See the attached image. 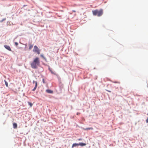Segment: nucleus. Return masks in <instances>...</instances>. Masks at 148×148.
Returning <instances> with one entry per match:
<instances>
[{
	"label": "nucleus",
	"mask_w": 148,
	"mask_h": 148,
	"mask_svg": "<svg viewBox=\"0 0 148 148\" xmlns=\"http://www.w3.org/2000/svg\"><path fill=\"white\" fill-rule=\"evenodd\" d=\"M40 60L38 57H36L34 58L33 62L30 63L31 66L32 68L34 69H36L38 68V66L40 65Z\"/></svg>",
	"instance_id": "1"
},
{
	"label": "nucleus",
	"mask_w": 148,
	"mask_h": 148,
	"mask_svg": "<svg viewBox=\"0 0 148 148\" xmlns=\"http://www.w3.org/2000/svg\"><path fill=\"white\" fill-rule=\"evenodd\" d=\"M92 12L94 16L97 15L98 16H101L103 14V10L101 9L99 10H92Z\"/></svg>",
	"instance_id": "2"
},
{
	"label": "nucleus",
	"mask_w": 148,
	"mask_h": 148,
	"mask_svg": "<svg viewBox=\"0 0 148 148\" xmlns=\"http://www.w3.org/2000/svg\"><path fill=\"white\" fill-rule=\"evenodd\" d=\"M33 51L34 52L38 54H39L40 53V50L36 45L34 46V48L33 49Z\"/></svg>",
	"instance_id": "3"
},
{
	"label": "nucleus",
	"mask_w": 148,
	"mask_h": 148,
	"mask_svg": "<svg viewBox=\"0 0 148 148\" xmlns=\"http://www.w3.org/2000/svg\"><path fill=\"white\" fill-rule=\"evenodd\" d=\"M4 47L5 49H7L8 51H11V49L9 46L7 45H4Z\"/></svg>",
	"instance_id": "4"
},
{
	"label": "nucleus",
	"mask_w": 148,
	"mask_h": 148,
	"mask_svg": "<svg viewBox=\"0 0 148 148\" xmlns=\"http://www.w3.org/2000/svg\"><path fill=\"white\" fill-rule=\"evenodd\" d=\"M35 83V86L34 88L33 89V90H34L36 89L37 86V82L36 81L35 82L34 81H33V83Z\"/></svg>",
	"instance_id": "5"
},
{
	"label": "nucleus",
	"mask_w": 148,
	"mask_h": 148,
	"mask_svg": "<svg viewBox=\"0 0 148 148\" xmlns=\"http://www.w3.org/2000/svg\"><path fill=\"white\" fill-rule=\"evenodd\" d=\"M78 145H80L81 146H85L86 145V144L82 143H78Z\"/></svg>",
	"instance_id": "6"
},
{
	"label": "nucleus",
	"mask_w": 148,
	"mask_h": 148,
	"mask_svg": "<svg viewBox=\"0 0 148 148\" xmlns=\"http://www.w3.org/2000/svg\"><path fill=\"white\" fill-rule=\"evenodd\" d=\"M78 145H78V143H74L73 144L72 147L73 148L74 147H76Z\"/></svg>",
	"instance_id": "7"
},
{
	"label": "nucleus",
	"mask_w": 148,
	"mask_h": 148,
	"mask_svg": "<svg viewBox=\"0 0 148 148\" xmlns=\"http://www.w3.org/2000/svg\"><path fill=\"white\" fill-rule=\"evenodd\" d=\"M49 70L51 72V73L52 74H53L54 75H56V74L55 73V72H53L52 70L49 67Z\"/></svg>",
	"instance_id": "8"
},
{
	"label": "nucleus",
	"mask_w": 148,
	"mask_h": 148,
	"mask_svg": "<svg viewBox=\"0 0 148 148\" xmlns=\"http://www.w3.org/2000/svg\"><path fill=\"white\" fill-rule=\"evenodd\" d=\"M13 125V127L15 129L17 127V124L16 123H14Z\"/></svg>",
	"instance_id": "9"
},
{
	"label": "nucleus",
	"mask_w": 148,
	"mask_h": 148,
	"mask_svg": "<svg viewBox=\"0 0 148 148\" xmlns=\"http://www.w3.org/2000/svg\"><path fill=\"white\" fill-rule=\"evenodd\" d=\"M33 45H32L30 44L29 45V50L31 49L33 47Z\"/></svg>",
	"instance_id": "10"
},
{
	"label": "nucleus",
	"mask_w": 148,
	"mask_h": 148,
	"mask_svg": "<svg viewBox=\"0 0 148 148\" xmlns=\"http://www.w3.org/2000/svg\"><path fill=\"white\" fill-rule=\"evenodd\" d=\"M46 91L47 92H53V91L51 90H46Z\"/></svg>",
	"instance_id": "11"
},
{
	"label": "nucleus",
	"mask_w": 148,
	"mask_h": 148,
	"mask_svg": "<svg viewBox=\"0 0 148 148\" xmlns=\"http://www.w3.org/2000/svg\"><path fill=\"white\" fill-rule=\"evenodd\" d=\"M40 56L45 60H46V58L44 56L43 54H41L40 55Z\"/></svg>",
	"instance_id": "12"
},
{
	"label": "nucleus",
	"mask_w": 148,
	"mask_h": 148,
	"mask_svg": "<svg viewBox=\"0 0 148 148\" xmlns=\"http://www.w3.org/2000/svg\"><path fill=\"white\" fill-rule=\"evenodd\" d=\"M28 103L29 104V105L30 106V107H32L33 105L32 104L29 102H28Z\"/></svg>",
	"instance_id": "13"
},
{
	"label": "nucleus",
	"mask_w": 148,
	"mask_h": 148,
	"mask_svg": "<svg viewBox=\"0 0 148 148\" xmlns=\"http://www.w3.org/2000/svg\"><path fill=\"white\" fill-rule=\"evenodd\" d=\"M93 129V128L92 127H90V128H86V130H92Z\"/></svg>",
	"instance_id": "14"
},
{
	"label": "nucleus",
	"mask_w": 148,
	"mask_h": 148,
	"mask_svg": "<svg viewBox=\"0 0 148 148\" xmlns=\"http://www.w3.org/2000/svg\"><path fill=\"white\" fill-rule=\"evenodd\" d=\"M15 45L16 46H17L18 45V44L17 42H15Z\"/></svg>",
	"instance_id": "15"
},
{
	"label": "nucleus",
	"mask_w": 148,
	"mask_h": 148,
	"mask_svg": "<svg viewBox=\"0 0 148 148\" xmlns=\"http://www.w3.org/2000/svg\"><path fill=\"white\" fill-rule=\"evenodd\" d=\"M5 85H6V86L8 87V83L6 82V81H5Z\"/></svg>",
	"instance_id": "16"
},
{
	"label": "nucleus",
	"mask_w": 148,
	"mask_h": 148,
	"mask_svg": "<svg viewBox=\"0 0 148 148\" xmlns=\"http://www.w3.org/2000/svg\"><path fill=\"white\" fill-rule=\"evenodd\" d=\"M146 121L147 123H148V117L147 118V119H146Z\"/></svg>",
	"instance_id": "17"
},
{
	"label": "nucleus",
	"mask_w": 148,
	"mask_h": 148,
	"mask_svg": "<svg viewBox=\"0 0 148 148\" xmlns=\"http://www.w3.org/2000/svg\"><path fill=\"white\" fill-rule=\"evenodd\" d=\"M82 138H79L78 139V140H82Z\"/></svg>",
	"instance_id": "18"
},
{
	"label": "nucleus",
	"mask_w": 148,
	"mask_h": 148,
	"mask_svg": "<svg viewBox=\"0 0 148 148\" xmlns=\"http://www.w3.org/2000/svg\"><path fill=\"white\" fill-rule=\"evenodd\" d=\"M43 83H45V81H44V79H43Z\"/></svg>",
	"instance_id": "19"
},
{
	"label": "nucleus",
	"mask_w": 148,
	"mask_h": 148,
	"mask_svg": "<svg viewBox=\"0 0 148 148\" xmlns=\"http://www.w3.org/2000/svg\"><path fill=\"white\" fill-rule=\"evenodd\" d=\"M80 114V113H79V112H78V113H77V115H79V114Z\"/></svg>",
	"instance_id": "20"
},
{
	"label": "nucleus",
	"mask_w": 148,
	"mask_h": 148,
	"mask_svg": "<svg viewBox=\"0 0 148 148\" xmlns=\"http://www.w3.org/2000/svg\"><path fill=\"white\" fill-rule=\"evenodd\" d=\"M73 11L74 12H76L75 11V10H73Z\"/></svg>",
	"instance_id": "21"
}]
</instances>
